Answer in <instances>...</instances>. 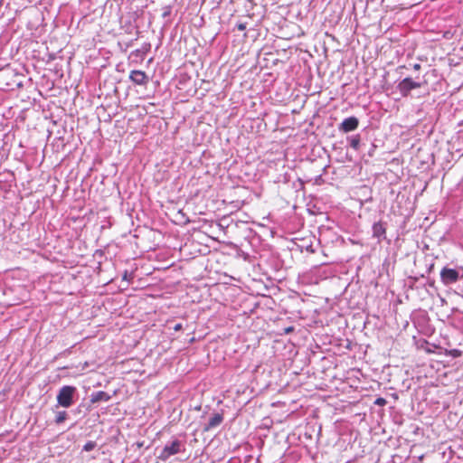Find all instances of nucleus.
<instances>
[{"mask_svg":"<svg viewBox=\"0 0 463 463\" xmlns=\"http://www.w3.org/2000/svg\"><path fill=\"white\" fill-rule=\"evenodd\" d=\"M68 413L65 411H58L54 420L56 424H61L67 420Z\"/></svg>","mask_w":463,"mask_h":463,"instance_id":"obj_12","label":"nucleus"},{"mask_svg":"<svg viewBox=\"0 0 463 463\" xmlns=\"http://www.w3.org/2000/svg\"><path fill=\"white\" fill-rule=\"evenodd\" d=\"M412 68L414 71H420L421 68V65L420 63H415L412 65Z\"/></svg>","mask_w":463,"mask_h":463,"instance_id":"obj_19","label":"nucleus"},{"mask_svg":"<svg viewBox=\"0 0 463 463\" xmlns=\"http://www.w3.org/2000/svg\"><path fill=\"white\" fill-rule=\"evenodd\" d=\"M123 28L125 29V32L127 33H131L132 30H133V25L131 24V22L128 21V23L125 24V25H123Z\"/></svg>","mask_w":463,"mask_h":463,"instance_id":"obj_15","label":"nucleus"},{"mask_svg":"<svg viewBox=\"0 0 463 463\" xmlns=\"http://www.w3.org/2000/svg\"><path fill=\"white\" fill-rule=\"evenodd\" d=\"M183 328L182 324L178 323L174 326L175 331H180Z\"/></svg>","mask_w":463,"mask_h":463,"instance_id":"obj_18","label":"nucleus"},{"mask_svg":"<svg viewBox=\"0 0 463 463\" xmlns=\"http://www.w3.org/2000/svg\"><path fill=\"white\" fill-rule=\"evenodd\" d=\"M293 330H294V327L293 326H289V327L285 329V333L288 334V333L292 332Z\"/></svg>","mask_w":463,"mask_h":463,"instance_id":"obj_21","label":"nucleus"},{"mask_svg":"<svg viewBox=\"0 0 463 463\" xmlns=\"http://www.w3.org/2000/svg\"><path fill=\"white\" fill-rule=\"evenodd\" d=\"M77 392V388L71 385L62 386L57 394L58 405L68 408L74 402V395Z\"/></svg>","mask_w":463,"mask_h":463,"instance_id":"obj_2","label":"nucleus"},{"mask_svg":"<svg viewBox=\"0 0 463 463\" xmlns=\"http://www.w3.org/2000/svg\"><path fill=\"white\" fill-rule=\"evenodd\" d=\"M182 447H184L182 441L178 439H174L171 442L165 444L164 449L161 450L158 455V459L162 461L167 460L171 456L176 455L182 451Z\"/></svg>","mask_w":463,"mask_h":463,"instance_id":"obj_3","label":"nucleus"},{"mask_svg":"<svg viewBox=\"0 0 463 463\" xmlns=\"http://www.w3.org/2000/svg\"><path fill=\"white\" fill-rule=\"evenodd\" d=\"M427 84L426 80H420L418 76L415 79L406 77L398 82L396 89L403 98H407L411 96V90L425 87Z\"/></svg>","mask_w":463,"mask_h":463,"instance_id":"obj_1","label":"nucleus"},{"mask_svg":"<svg viewBox=\"0 0 463 463\" xmlns=\"http://www.w3.org/2000/svg\"><path fill=\"white\" fill-rule=\"evenodd\" d=\"M387 403L386 400L383 397H379L375 400L374 404L378 406H384Z\"/></svg>","mask_w":463,"mask_h":463,"instance_id":"obj_16","label":"nucleus"},{"mask_svg":"<svg viewBox=\"0 0 463 463\" xmlns=\"http://www.w3.org/2000/svg\"><path fill=\"white\" fill-rule=\"evenodd\" d=\"M171 13H172V7L170 5L165 6L163 14H162V17L166 18V17L170 16Z\"/></svg>","mask_w":463,"mask_h":463,"instance_id":"obj_14","label":"nucleus"},{"mask_svg":"<svg viewBox=\"0 0 463 463\" xmlns=\"http://www.w3.org/2000/svg\"><path fill=\"white\" fill-rule=\"evenodd\" d=\"M111 399V396L103 391H99L92 392L90 395V402L97 403L99 402H109Z\"/></svg>","mask_w":463,"mask_h":463,"instance_id":"obj_9","label":"nucleus"},{"mask_svg":"<svg viewBox=\"0 0 463 463\" xmlns=\"http://www.w3.org/2000/svg\"><path fill=\"white\" fill-rule=\"evenodd\" d=\"M96 446L97 443L95 441L90 440L83 446V450L87 452L91 451L96 448Z\"/></svg>","mask_w":463,"mask_h":463,"instance_id":"obj_13","label":"nucleus"},{"mask_svg":"<svg viewBox=\"0 0 463 463\" xmlns=\"http://www.w3.org/2000/svg\"><path fill=\"white\" fill-rule=\"evenodd\" d=\"M139 34H140V32L137 30V38L135 40H137L139 37Z\"/></svg>","mask_w":463,"mask_h":463,"instance_id":"obj_23","label":"nucleus"},{"mask_svg":"<svg viewBox=\"0 0 463 463\" xmlns=\"http://www.w3.org/2000/svg\"><path fill=\"white\" fill-rule=\"evenodd\" d=\"M453 352H454V356H457V354L458 353V350H454Z\"/></svg>","mask_w":463,"mask_h":463,"instance_id":"obj_24","label":"nucleus"},{"mask_svg":"<svg viewBox=\"0 0 463 463\" xmlns=\"http://www.w3.org/2000/svg\"><path fill=\"white\" fill-rule=\"evenodd\" d=\"M129 80L136 85L146 86L149 81V77L143 71L133 70L130 71Z\"/></svg>","mask_w":463,"mask_h":463,"instance_id":"obj_5","label":"nucleus"},{"mask_svg":"<svg viewBox=\"0 0 463 463\" xmlns=\"http://www.w3.org/2000/svg\"><path fill=\"white\" fill-rule=\"evenodd\" d=\"M151 50V43H144L141 46V48L137 49L131 52V56H135L137 58H140L143 60L146 53L150 52Z\"/></svg>","mask_w":463,"mask_h":463,"instance_id":"obj_10","label":"nucleus"},{"mask_svg":"<svg viewBox=\"0 0 463 463\" xmlns=\"http://www.w3.org/2000/svg\"><path fill=\"white\" fill-rule=\"evenodd\" d=\"M359 126V119L356 117H349L345 118L342 123L338 126V129L341 132L348 133L355 130Z\"/></svg>","mask_w":463,"mask_h":463,"instance_id":"obj_6","label":"nucleus"},{"mask_svg":"<svg viewBox=\"0 0 463 463\" xmlns=\"http://www.w3.org/2000/svg\"><path fill=\"white\" fill-rule=\"evenodd\" d=\"M459 278V271L456 269L444 267L440 271V279L446 286L456 283Z\"/></svg>","mask_w":463,"mask_h":463,"instance_id":"obj_4","label":"nucleus"},{"mask_svg":"<svg viewBox=\"0 0 463 463\" xmlns=\"http://www.w3.org/2000/svg\"><path fill=\"white\" fill-rule=\"evenodd\" d=\"M453 352H454V356H457V354L458 353V350H454Z\"/></svg>","mask_w":463,"mask_h":463,"instance_id":"obj_26","label":"nucleus"},{"mask_svg":"<svg viewBox=\"0 0 463 463\" xmlns=\"http://www.w3.org/2000/svg\"><path fill=\"white\" fill-rule=\"evenodd\" d=\"M135 40H130L129 42L126 43V48H129L133 45Z\"/></svg>","mask_w":463,"mask_h":463,"instance_id":"obj_20","label":"nucleus"},{"mask_svg":"<svg viewBox=\"0 0 463 463\" xmlns=\"http://www.w3.org/2000/svg\"><path fill=\"white\" fill-rule=\"evenodd\" d=\"M347 140L354 150H359L361 145V136L359 134L348 137Z\"/></svg>","mask_w":463,"mask_h":463,"instance_id":"obj_11","label":"nucleus"},{"mask_svg":"<svg viewBox=\"0 0 463 463\" xmlns=\"http://www.w3.org/2000/svg\"><path fill=\"white\" fill-rule=\"evenodd\" d=\"M223 421V416L222 413H214L208 420V423L204 426L203 431H209L210 430L218 427Z\"/></svg>","mask_w":463,"mask_h":463,"instance_id":"obj_8","label":"nucleus"},{"mask_svg":"<svg viewBox=\"0 0 463 463\" xmlns=\"http://www.w3.org/2000/svg\"><path fill=\"white\" fill-rule=\"evenodd\" d=\"M236 27H237V29H238L239 31H244V30H246V28H247V24H246V23H238V24H236Z\"/></svg>","mask_w":463,"mask_h":463,"instance_id":"obj_17","label":"nucleus"},{"mask_svg":"<svg viewBox=\"0 0 463 463\" xmlns=\"http://www.w3.org/2000/svg\"><path fill=\"white\" fill-rule=\"evenodd\" d=\"M453 352H454V356H457V354L458 353V350H454Z\"/></svg>","mask_w":463,"mask_h":463,"instance_id":"obj_25","label":"nucleus"},{"mask_svg":"<svg viewBox=\"0 0 463 463\" xmlns=\"http://www.w3.org/2000/svg\"><path fill=\"white\" fill-rule=\"evenodd\" d=\"M433 268H434V264H433V263H431V264L430 265L429 269H428V272L430 273V272L433 269Z\"/></svg>","mask_w":463,"mask_h":463,"instance_id":"obj_22","label":"nucleus"},{"mask_svg":"<svg viewBox=\"0 0 463 463\" xmlns=\"http://www.w3.org/2000/svg\"><path fill=\"white\" fill-rule=\"evenodd\" d=\"M373 237L377 239L378 242L386 239V223L379 221L373 224Z\"/></svg>","mask_w":463,"mask_h":463,"instance_id":"obj_7","label":"nucleus"}]
</instances>
